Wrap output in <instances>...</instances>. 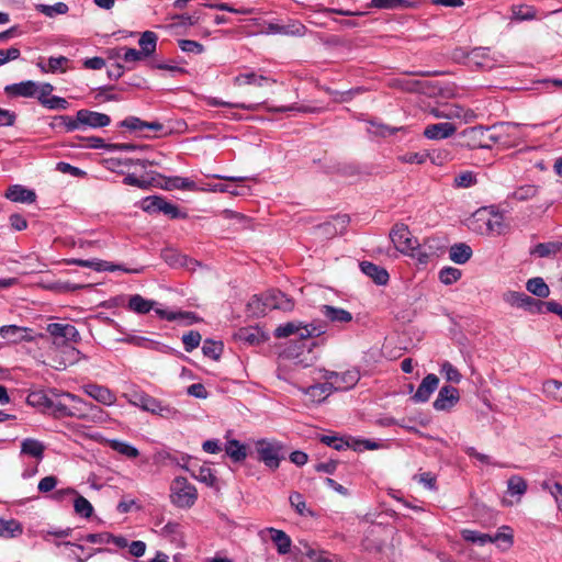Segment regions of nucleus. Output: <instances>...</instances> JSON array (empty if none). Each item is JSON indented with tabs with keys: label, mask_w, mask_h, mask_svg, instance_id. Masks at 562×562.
<instances>
[{
	"label": "nucleus",
	"mask_w": 562,
	"mask_h": 562,
	"mask_svg": "<svg viewBox=\"0 0 562 562\" xmlns=\"http://www.w3.org/2000/svg\"><path fill=\"white\" fill-rule=\"evenodd\" d=\"M513 20L516 21H530L536 19L537 10L527 4H517L512 7Z\"/></svg>",
	"instance_id": "obj_45"
},
{
	"label": "nucleus",
	"mask_w": 562,
	"mask_h": 562,
	"mask_svg": "<svg viewBox=\"0 0 562 562\" xmlns=\"http://www.w3.org/2000/svg\"><path fill=\"white\" fill-rule=\"evenodd\" d=\"M49 126L53 130H64L65 132H74L78 130V124L76 122V116L71 117L69 115H56L53 117Z\"/></svg>",
	"instance_id": "obj_42"
},
{
	"label": "nucleus",
	"mask_w": 562,
	"mask_h": 562,
	"mask_svg": "<svg viewBox=\"0 0 562 562\" xmlns=\"http://www.w3.org/2000/svg\"><path fill=\"white\" fill-rule=\"evenodd\" d=\"M542 392L547 397L562 402V382L548 380L542 385Z\"/></svg>",
	"instance_id": "obj_49"
},
{
	"label": "nucleus",
	"mask_w": 562,
	"mask_h": 562,
	"mask_svg": "<svg viewBox=\"0 0 562 562\" xmlns=\"http://www.w3.org/2000/svg\"><path fill=\"white\" fill-rule=\"evenodd\" d=\"M293 307L294 301L279 290H269L261 296L255 295L248 303V308L257 316L272 310L290 312Z\"/></svg>",
	"instance_id": "obj_2"
},
{
	"label": "nucleus",
	"mask_w": 562,
	"mask_h": 562,
	"mask_svg": "<svg viewBox=\"0 0 562 562\" xmlns=\"http://www.w3.org/2000/svg\"><path fill=\"white\" fill-rule=\"evenodd\" d=\"M323 376L328 385H330L331 391H347L358 383L360 373L356 369L344 372L325 370Z\"/></svg>",
	"instance_id": "obj_7"
},
{
	"label": "nucleus",
	"mask_w": 562,
	"mask_h": 562,
	"mask_svg": "<svg viewBox=\"0 0 562 562\" xmlns=\"http://www.w3.org/2000/svg\"><path fill=\"white\" fill-rule=\"evenodd\" d=\"M63 397L70 402L68 415L91 423H103L108 419V414L99 406L86 402L71 393H64Z\"/></svg>",
	"instance_id": "obj_3"
},
{
	"label": "nucleus",
	"mask_w": 562,
	"mask_h": 562,
	"mask_svg": "<svg viewBox=\"0 0 562 562\" xmlns=\"http://www.w3.org/2000/svg\"><path fill=\"white\" fill-rule=\"evenodd\" d=\"M36 10L42 14L54 18L56 15L66 14L69 10L68 5L64 2H57L55 4H36Z\"/></svg>",
	"instance_id": "obj_48"
},
{
	"label": "nucleus",
	"mask_w": 562,
	"mask_h": 562,
	"mask_svg": "<svg viewBox=\"0 0 562 562\" xmlns=\"http://www.w3.org/2000/svg\"><path fill=\"white\" fill-rule=\"evenodd\" d=\"M224 450L226 456L236 463L245 461L248 456V447L237 439L227 440Z\"/></svg>",
	"instance_id": "obj_28"
},
{
	"label": "nucleus",
	"mask_w": 562,
	"mask_h": 562,
	"mask_svg": "<svg viewBox=\"0 0 562 562\" xmlns=\"http://www.w3.org/2000/svg\"><path fill=\"white\" fill-rule=\"evenodd\" d=\"M233 82H234V86H236V87L249 85V86H256V87L261 88V87H265L268 85H273L277 82V80L273 78L263 76V75H259L255 71H250V72L239 74L238 76H236L233 79Z\"/></svg>",
	"instance_id": "obj_21"
},
{
	"label": "nucleus",
	"mask_w": 562,
	"mask_h": 562,
	"mask_svg": "<svg viewBox=\"0 0 562 562\" xmlns=\"http://www.w3.org/2000/svg\"><path fill=\"white\" fill-rule=\"evenodd\" d=\"M472 257V249L464 243L454 244L450 247L449 258L458 265H464Z\"/></svg>",
	"instance_id": "obj_31"
},
{
	"label": "nucleus",
	"mask_w": 562,
	"mask_h": 562,
	"mask_svg": "<svg viewBox=\"0 0 562 562\" xmlns=\"http://www.w3.org/2000/svg\"><path fill=\"white\" fill-rule=\"evenodd\" d=\"M38 85L35 81L26 80L19 83L9 85L4 92L11 97L34 98L37 94Z\"/></svg>",
	"instance_id": "obj_23"
},
{
	"label": "nucleus",
	"mask_w": 562,
	"mask_h": 562,
	"mask_svg": "<svg viewBox=\"0 0 562 562\" xmlns=\"http://www.w3.org/2000/svg\"><path fill=\"white\" fill-rule=\"evenodd\" d=\"M390 238L395 248L405 255L409 251H415L416 246H419L418 240L412 236L408 226L402 223L393 226L390 232Z\"/></svg>",
	"instance_id": "obj_9"
},
{
	"label": "nucleus",
	"mask_w": 562,
	"mask_h": 562,
	"mask_svg": "<svg viewBox=\"0 0 562 562\" xmlns=\"http://www.w3.org/2000/svg\"><path fill=\"white\" fill-rule=\"evenodd\" d=\"M23 532V526L15 519H1L0 518V537L4 539L16 538Z\"/></svg>",
	"instance_id": "obj_34"
},
{
	"label": "nucleus",
	"mask_w": 562,
	"mask_h": 562,
	"mask_svg": "<svg viewBox=\"0 0 562 562\" xmlns=\"http://www.w3.org/2000/svg\"><path fill=\"white\" fill-rule=\"evenodd\" d=\"M157 40H158V37H157L156 33H154L151 31H145L140 35L138 44L142 48L140 52L143 55H145V57H149L155 53L156 46H157Z\"/></svg>",
	"instance_id": "obj_38"
},
{
	"label": "nucleus",
	"mask_w": 562,
	"mask_h": 562,
	"mask_svg": "<svg viewBox=\"0 0 562 562\" xmlns=\"http://www.w3.org/2000/svg\"><path fill=\"white\" fill-rule=\"evenodd\" d=\"M155 302L139 294H134L128 300V308L137 314H147L154 308Z\"/></svg>",
	"instance_id": "obj_36"
},
{
	"label": "nucleus",
	"mask_w": 562,
	"mask_h": 562,
	"mask_svg": "<svg viewBox=\"0 0 562 562\" xmlns=\"http://www.w3.org/2000/svg\"><path fill=\"white\" fill-rule=\"evenodd\" d=\"M559 252H562V241L540 243L536 245L531 251V254H535L540 258L554 256Z\"/></svg>",
	"instance_id": "obj_39"
},
{
	"label": "nucleus",
	"mask_w": 562,
	"mask_h": 562,
	"mask_svg": "<svg viewBox=\"0 0 562 562\" xmlns=\"http://www.w3.org/2000/svg\"><path fill=\"white\" fill-rule=\"evenodd\" d=\"M82 391L95 402L105 406H112L116 402L115 393L104 385L87 383L82 386Z\"/></svg>",
	"instance_id": "obj_13"
},
{
	"label": "nucleus",
	"mask_w": 562,
	"mask_h": 562,
	"mask_svg": "<svg viewBox=\"0 0 562 562\" xmlns=\"http://www.w3.org/2000/svg\"><path fill=\"white\" fill-rule=\"evenodd\" d=\"M142 207L148 213H164L170 218L186 217V214H181L175 204L157 195L144 199L142 202Z\"/></svg>",
	"instance_id": "obj_10"
},
{
	"label": "nucleus",
	"mask_w": 562,
	"mask_h": 562,
	"mask_svg": "<svg viewBox=\"0 0 562 562\" xmlns=\"http://www.w3.org/2000/svg\"><path fill=\"white\" fill-rule=\"evenodd\" d=\"M409 5L411 2L407 0H371L368 7L375 9L394 10L408 8Z\"/></svg>",
	"instance_id": "obj_51"
},
{
	"label": "nucleus",
	"mask_w": 562,
	"mask_h": 562,
	"mask_svg": "<svg viewBox=\"0 0 562 562\" xmlns=\"http://www.w3.org/2000/svg\"><path fill=\"white\" fill-rule=\"evenodd\" d=\"M203 355L217 360L223 352V344L213 340H205L202 347Z\"/></svg>",
	"instance_id": "obj_55"
},
{
	"label": "nucleus",
	"mask_w": 562,
	"mask_h": 562,
	"mask_svg": "<svg viewBox=\"0 0 562 562\" xmlns=\"http://www.w3.org/2000/svg\"><path fill=\"white\" fill-rule=\"evenodd\" d=\"M171 503L180 508H190L198 498L196 488L186 477H176L171 484Z\"/></svg>",
	"instance_id": "obj_6"
},
{
	"label": "nucleus",
	"mask_w": 562,
	"mask_h": 562,
	"mask_svg": "<svg viewBox=\"0 0 562 562\" xmlns=\"http://www.w3.org/2000/svg\"><path fill=\"white\" fill-rule=\"evenodd\" d=\"M476 183L475 173L472 171H463L454 177L453 184L457 188H470Z\"/></svg>",
	"instance_id": "obj_59"
},
{
	"label": "nucleus",
	"mask_w": 562,
	"mask_h": 562,
	"mask_svg": "<svg viewBox=\"0 0 562 562\" xmlns=\"http://www.w3.org/2000/svg\"><path fill=\"white\" fill-rule=\"evenodd\" d=\"M290 505L302 517L316 518L317 514L307 506L303 495L299 492H292L289 496Z\"/></svg>",
	"instance_id": "obj_30"
},
{
	"label": "nucleus",
	"mask_w": 562,
	"mask_h": 562,
	"mask_svg": "<svg viewBox=\"0 0 562 562\" xmlns=\"http://www.w3.org/2000/svg\"><path fill=\"white\" fill-rule=\"evenodd\" d=\"M46 330L57 346L66 345L68 341L77 342L80 339L77 328L71 324L52 323L47 325Z\"/></svg>",
	"instance_id": "obj_11"
},
{
	"label": "nucleus",
	"mask_w": 562,
	"mask_h": 562,
	"mask_svg": "<svg viewBox=\"0 0 562 562\" xmlns=\"http://www.w3.org/2000/svg\"><path fill=\"white\" fill-rule=\"evenodd\" d=\"M162 188L166 190H173V189L194 190L196 187H195L194 181H192L188 178L177 176V177L167 178Z\"/></svg>",
	"instance_id": "obj_47"
},
{
	"label": "nucleus",
	"mask_w": 562,
	"mask_h": 562,
	"mask_svg": "<svg viewBox=\"0 0 562 562\" xmlns=\"http://www.w3.org/2000/svg\"><path fill=\"white\" fill-rule=\"evenodd\" d=\"M4 196L12 202L19 203H33L36 200V194L33 190H29L20 184L10 186Z\"/></svg>",
	"instance_id": "obj_26"
},
{
	"label": "nucleus",
	"mask_w": 562,
	"mask_h": 562,
	"mask_svg": "<svg viewBox=\"0 0 562 562\" xmlns=\"http://www.w3.org/2000/svg\"><path fill=\"white\" fill-rule=\"evenodd\" d=\"M441 373L445 375L447 381L453 382V383H459L461 381V378H462V375L459 372V370L456 367H453L448 361H445L442 363V366H441Z\"/></svg>",
	"instance_id": "obj_63"
},
{
	"label": "nucleus",
	"mask_w": 562,
	"mask_h": 562,
	"mask_svg": "<svg viewBox=\"0 0 562 562\" xmlns=\"http://www.w3.org/2000/svg\"><path fill=\"white\" fill-rule=\"evenodd\" d=\"M123 396L127 400V402L131 405L139 407L140 409H143L145 412L149 411L151 401L154 398L153 396H150L144 392H133L130 394H124Z\"/></svg>",
	"instance_id": "obj_41"
},
{
	"label": "nucleus",
	"mask_w": 562,
	"mask_h": 562,
	"mask_svg": "<svg viewBox=\"0 0 562 562\" xmlns=\"http://www.w3.org/2000/svg\"><path fill=\"white\" fill-rule=\"evenodd\" d=\"M360 269L379 285H385L389 282V272L375 263L362 261L360 263Z\"/></svg>",
	"instance_id": "obj_27"
},
{
	"label": "nucleus",
	"mask_w": 562,
	"mask_h": 562,
	"mask_svg": "<svg viewBox=\"0 0 562 562\" xmlns=\"http://www.w3.org/2000/svg\"><path fill=\"white\" fill-rule=\"evenodd\" d=\"M45 446L37 439L26 438L21 442V453L41 460L44 456Z\"/></svg>",
	"instance_id": "obj_32"
},
{
	"label": "nucleus",
	"mask_w": 562,
	"mask_h": 562,
	"mask_svg": "<svg viewBox=\"0 0 562 562\" xmlns=\"http://www.w3.org/2000/svg\"><path fill=\"white\" fill-rule=\"evenodd\" d=\"M528 490L527 481L520 475H512L507 481V494L512 497H516V501H509L504 498L503 504L506 506H513L515 503H519L521 497Z\"/></svg>",
	"instance_id": "obj_16"
},
{
	"label": "nucleus",
	"mask_w": 562,
	"mask_h": 562,
	"mask_svg": "<svg viewBox=\"0 0 562 562\" xmlns=\"http://www.w3.org/2000/svg\"><path fill=\"white\" fill-rule=\"evenodd\" d=\"M68 63H69V59L67 57L59 56V57H50L48 59L47 65H45L43 63H38L37 66L41 68V70L43 72H53V74L57 72V71L65 72L66 66Z\"/></svg>",
	"instance_id": "obj_43"
},
{
	"label": "nucleus",
	"mask_w": 562,
	"mask_h": 562,
	"mask_svg": "<svg viewBox=\"0 0 562 562\" xmlns=\"http://www.w3.org/2000/svg\"><path fill=\"white\" fill-rule=\"evenodd\" d=\"M439 379L436 374L429 373L427 374L422 383L419 384L416 393L413 395L412 400L416 403H425L430 398V395L438 387Z\"/></svg>",
	"instance_id": "obj_19"
},
{
	"label": "nucleus",
	"mask_w": 562,
	"mask_h": 562,
	"mask_svg": "<svg viewBox=\"0 0 562 562\" xmlns=\"http://www.w3.org/2000/svg\"><path fill=\"white\" fill-rule=\"evenodd\" d=\"M503 301L513 307L524 308L531 314L543 313L544 302L536 300L524 292L506 291L503 293Z\"/></svg>",
	"instance_id": "obj_8"
},
{
	"label": "nucleus",
	"mask_w": 562,
	"mask_h": 562,
	"mask_svg": "<svg viewBox=\"0 0 562 562\" xmlns=\"http://www.w3.org/2000/svg\"><path fill=\"white\" fill-rule=\"evenodd\" d=\"M52 398H49L44 392L37 391L32 392L27 395V403L32 406L49 407Z\"/></svg>",
	"instance_id": "obj_61"
},
{
	"label": "nucleus",
	"mask_w": 562,
	"mask_h": 562,
	"mask_svg": "<svg viewBox=\"0 0 562 562\" xmlns=\"http://www.w3.org/2000/svg\"><path fill=\"white\" fill-rule=\"evenodd\" d=\"M459 401V391L450 385L442 386L434 402L436 411H446L454 406Z\"/></svg>",
	"instance_id": "obj_18"
},
{
	"label": "nucleus",
	"mask_w": 562,
	"mask_h": 562,
	"mask_svg": "<svg viewBox=\"0 0 562 562\" xmlns=\"http://www.w3.org/2000/svg\"><path fill=\"white\" fill-rule=\"evenodd\" d=\"M319 440H321V442L325 443L326 446L331 447L338 451L344 450V449H346V447L350 446L349 441H345V438H340L337 436L322 435L319 437Z\"/></svg>",
	"instance_id": "obj_60"
},
{
	"label": "nucleus",
	"mask_w": 562,
	"mask_h": 562,
	"mask_svg": "<svg viewBox=\"0 0 562 562\" xmlns=\"http://www.w3.org/2000/svg\"><path fill=\"white\" fill-rule=\"evenodd\" d=\"M457 131L454 124L445 122V123H435L429 124L425 127L423 135L428 139L439 140L451 137Z\"/></svg>",
	"instance_id": "obj_20"
},
{
	"label": "nucleus",
	"mask_w": 562,
	"mask_h": 562,
	"mask_svg": "<svg viewBox=\"0 0 562 562\" xmlns=\"http://www.w3.org/2000/svg\"><path fill=\"white\" fill-rule=\"evenodd\" d=\"M461 536L465 541L479 543L481 546L487 543L488 541H492V536L471 529H463L461 531Z\"/></svg>",
	"instance_id": "obj_54"
},
{
	"label": "nucleus",
	"mask_w": 562,
	"mask_h": 562,
	"mask_svg": "<svg viewBox=\"0 0 562 562\" xmlns=\"http://www.w3.org/2000/svg\"><path fill=\"white\" fill-rule=\"evenodd\" d=\"M461 276H462V273L459 269L453 268V267H446L440 270L439 280L443 284L449 285V284L456 283L461 278Z\"/></svg>",
	"instance_id": "obj_56"
},
{
	"label": "nucleus",
	"mask_w": 562,
	"mask_h": 562,
	"mask_svg": "<svg viewBox=\"0 0 562 562\" xmlns=\"http://www.w3.org/2000/svg\"><path fill=\"white\" fill-rule=\"evenodd\" d=\"M120 125L122 127H126L131 131H137V130H144L149 128L153 131H160L162 128V124L159 122H145L136 116H128L125 120H123Z\"/></svg>",
	"instance_id": "obj_33"
},
{
	"label": "nucleus",
	"mask_w": 562,
	"mask_h": 562,
	"mask_svg": "<svg viewBox=\"0 0 562 562\" xmlns=\"http://www.w3.org/2000/svg\"><path fill=\"white\" fill-rule=\"evenodd\" d=\"M106 443L112 450L128 459H135L139 456L138 449L125 441L119 439H109L106 440Z\"/></svg>",
	"instance_id": "obj_35"
},
{
	"label": "nucleus",
	"mask_w": 562,
	"mask_h": 562,
	"mask_svg": "<svg viewBox=\"0 0 562 562\" xmlns=\"http://www.w3.org/2000/svg\"><path fill=\"white\" fill-rule=\"evenodd\" d=\"M400 130H402V127H391L375 121H369V127L367 128L370 134L381 137L390 136Z\"/></svg>",
	"instance_id": "obj_52"
},
{
	"label": "nucleus",
	"mask_w": 562,
	"mask_h": 562,
	"mask_svg": "<svg viewBox=\"0 0 562 562\" xmlns=\"http://www.w3.org/2000/svg\"><path fill=\"white\" fill-rule=\"evenodd\" d=\"M485 229L482 233L501 235L504 232L503 216L498 213L491 214L484 220Z\"/></svg>",
	"instance_id": "obj_46"
},
{
	"label": "nucleus",
	"mask_w": 562,
	"mask_h": 562,
	"mask_svg": "<svg viewBox=\"0 0 562 562\" xmlns=\"http://www.w3.org/2000/svg\"><path fill=\"white\" fill-rule=\"evenodd\" d=\"M321 314L331 324H347L352 322V314L341 307L324 304L319 307Z\"/></svg>",
	"instance_id": "obj_17"
},
{
	"label": "nucleus",
	"mask_w": 562,
	"mask_h": 562,
	"mask_svg": "<svg viewBox=\"0 0 562 562\" xmlns=\"http://www.w3.org/2000/svg\"><path fill=\"white\" fill-rule=\"evenodd\" d=\"M526 289L531 294L546 299L550 294V289L544 280L540 277L531 278L526 282Z\"/></svg>",
	"instance_id": "obj_37"
},
{
	"label": "nucleus",
	"mask_w": 562,
	"mask_h": 562,
	"mask_svg": "<svg viewBox=\"0 0 562 562\" xmlns=\"http://www.w3.org/2000/svg\"><path fill=\"white\" fill-rule=\"evenodd\" d=\"M266 531L271 535V540L276 544L279 554H286L290 552L292 541L283 530L270 527L267 528Z\"/></svg>",
	"instance_id": "obj_29"
},
{
	"label": "nucleus",
	"mask_w": 562,
	"mask_h": 562,
	"mask_svg": "<svg viewBox=\"0 0 562 562\" xmlns=\"http://www.w3.org/2000/svg\"><path fill=\"white\" fill-rule=\"evenodd\" d=\"M255 450L257 460L271 471H276L284 459L283 445L277 440L259 439L255 443Z\"/></svg>",
	"instance_id": "obj_5"
},
{
	"label": "nucleus",
	"mask_w": 562,
	"mask_h": 562,
	"mask_svg": "<svg viewBox=\"0 0 562 562\" xmlns=\"http://www.w3.org/2000/svg\"><path fill=\"white\" fill-rule=\"evenodd\" d=\"M538 194V187L533 184H525L517 188L510 195L512 199L518 202H525Z\"/></svg>",
	"instance_id": "obj_50"
},
{
	"label": "nucleus",
	"mask_w": 562,
	"mask_h": 562,
	"mask_svg": "<svg viewBox=\"0 0 562 562\" xmlns=\"http://www.w3.org/2000/svg\"><path fill=\"white\" fill-rule=\"evenodd\" d=\"M303 554L306 555L311 562H331L327 552L314 549L308 544H304Z\"/></svg>",
	"instance_id": "obj_58"
},
{
	"label": "nucleus",
	"mask_w": 562,
	"mask_h": 562,
	"mask_svg": "<svg viewBox=\"0 0 562 562\" xmlns=\"http://www.w3.org/2000/svg\"><path fill=\"white\" fill-rule=\"evenodd\" d=\"M76 122L78 130L83 131L86 127H105L111 123V119L108 114L82 109L76 113Z\"/></svg>",
	"instance_id": "obj_12"
},
{
	"label": "nucleus",
	"mask_w": 562,
	"mask_h": 562,
	"mask_svg": "<svg viewBox=\"0 0 562 562\" xmlns=\"http://www.w3.org/2000/svg\"><path fill=\"white\" fill-rule=\"evenodd\" d=\"M330 385L327 382L315 384L306 387L304 393L308 395L314 402L324 401L331 393Z\"/></svg>",
	"instance_id": "obj_44"
},
{
	"label": "nucleus",
	"mask_w": 562,
	"mask_h": 562,
	"mask_svg": "<svg viewBox=\"0 0 562 562\" xmlns=\"http://www.w3.org/2000/svg\"><path fill=\"white\" fill-rule=\"evenodd\" d=\"M201 335L199 331L191 330L188 334H184L182 336V342L184 346V350L188 352H191L193 349H195L200 342H201Z\"/></svg>",
	"instance_id": "obj_62"
},
{
	"label": "nucleus",
	"mask_w": 562,
	"mask_h": 562,
	"mask_svg": "<svg viewBox=\"0 0 562 562\" xmlns=\"http://www.w3.org/2000/svg\"><path fill=\"white\" fill-rule=\"evenodd\" d=\"M32 329L18 325H4L0 327V336L8 344H19L21 341H33Z\"/></svg>",
	"instance_id": "obj_15"
},
{
	"label": "nucleus",
	"mask_w": 562,
	"mask_h": 562,
	"mask_svg": "<svg viewBox=\"0 0 562 562\" xmlns=\"http://www.w3.org/2000/svg\"><path fill=\"white\" fill-rule=\"evenodd\" d=\"M349 223L347 215H339L317 226L318 231L326 237H334L342 234Z\"/></svg>",
	"instance_id": "obj_24"
},
{
	"label": "nucleus",
	"mask_w": 562,
	"mask_h": 562,
	"mask_svg": "<svg viewBox=\"0 0 562 562\" xmlns=\"http://www.w3.org/2000/svg\"><path fill=\"white\" fill-rule=\"evenodd\" d=\"M74 507L75 512L85 518H89L93 512L91 503L81 495L75 498Z\"/></svg>",
	"instance_id": "obj_57"
},
{
	"label": "nucleus",
	"mask_w": 562,
	"mask_h": 562,
	"mask_svg": "<svg viewBox=\"0 0 562 562\" xmlns=\"http://www.w3.org/2000/svg\"><path fill=\"white\" fill-rule=\"evenodd\" d=\"M327 331V324L322 321H314L310 324H303L302 322H289L278 326L274 329V336L277 338H286L295 335L301 340L311 337H319Z\"/></svg>",
	"instance_id": "obj_4"
},
{
	"label": "nucleus",
	"mask_w": 562,
	"mask_h": 562,
	"mask_svg": "<svg viewBox=\"0 0 562 562\" xmlns=\"http://www.w3.org/2000/svg\"><path fill=\"white\" fill-rule=\"evenodd\" d=\"M162 537L169 538L173 542H181L183 537L178 522L169 521L160 530Z\"/></svg>",
	"instance_id": "obj_53"
},
{
	"label": "nucleus",
	"mask_w": 562,
	"mask_h": 562,
	"mask_svg": "<svg viewBox=\"0 0 562 562\" xmlns=\"http://www.w3.org/2000/svg\"><path fill=\"white\" fill-rule=\"evenodd\" d=\"M68 263L80 266V267L92 268L95 271L122 270L126 273H140L143 271V268L128 269V268H124L123 266L113 265V263H111L109 261H104V260L71 259V260H68Z\"/></svg>",
	"instance_id": "obj_14"
},
{
	"label": "nucleus",
	"mask_w": 562,
	"mask_h": 562,
	"mask_svg": "<svg viewBox=\"0 0 562 562\" xmlns=\"http://www.w3.org/2000/svg\"><path fill=\"white\" fill-rule=\"evenodd\" d=\"M516 123H499L492 127L473 126L465 128L460 134V144L464 147L491 148L492 144L501 142L504 133L510 135L513 131L518 128Z\"/></svg>",
	"instance_id": "obj_1"
},
{
	"label": "nucleus",
	"mask_w": 562,
	"mask_h": 562,
	"mask_svg": "<svg viewBox=\"0 0 562 562\" xmlns=\"http://www.w3.org/2000/svg\"><path fill=\"white\" fill-rule=\"evenodd\" d=\"M236 337L251 346L259 345L263 341L262 333L258 328L254 327L240 328L236 334Z\"/></svg>",
	"instance_id": "obj_40"
},
{
	"label": "nucleus",
	"mask_w": 562,
	"mask_h": 562,
	"mask_svg": "<svg viewBox=\"0 0 562 562\" xmlns=\"http://www.w3.org/2000/svg\"><path fill=\"white\" fill-rule=\"evenodd\" d=\"M305 31L306 29L302 23L293 21L285 25L268 23L267 29L263 33L282 34L286 36H303L305 34Z\"/></svg>",
	"instance_id": "obj_22"
},
{
	"label": "nucleus",
	"mask_w": 562,
	"mask_h": 562,
	"mask_svg": "<svg viewBox=\"0 0 562 562\" xmlns=\"http://www.w3.org/2000/svg\"><path fill=\"white\" fill-rule=\"evenodd\" d=\"M193 476L207 486H213L216 482V476L213 474L212 470L206 467H200L198 473H193Z\"/></svg>",
	"instance_id": "obj_64"
},
{
	"label": "nucleus",
	"mask_w": 562,
	"mask_h": 562,
	"mask_svg": "<svg viewBox=\"0 0 562 562\" xmlns=\"http://www.w3.org/2000/svg\"><path fill=\"white\" fill-rule=\"evenodd\" d=\"M148 413L165 419H178L181 415L175 406L156 397L153 398Z\"/></svg>",
	"instance_id": "obj_25"
}]
</instances>
